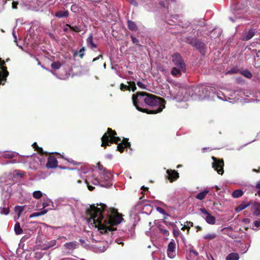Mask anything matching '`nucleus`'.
<instances>
[{
    "mask_svg": "<svg viewBox=\"0 0 260 260\" xmlns=\"http://www.w3.org/2000/svg\"><path fill=\"white\" fill-rule=\"evenodd\" d=\"M58 161L56 158L53 156H50L48 158L47 162L46 165L48 169H55L57 167Z\"/></svg>",
    "mask_w": 260,
    "mask_h": 260,
    "instance_id": "obj_11",
    "label": "nucleus"
},
{
    "mask_svg": "<svg viewBox=\"0 0 260 260\" xmlns=\"http://www.w3.org/2000/svg\"><path fill=\"white\" fill-rule=\"evenodd\" d=\"M209 190H205L203 191L198 193L196 195V198L200 200H202L205 198Z\"/></svg>",
    "mask_w": 260,
    "mask_h": 260,
    "instance_id": "obj_26",
    "label": "nucleus"
},
{
    "mask_svg": "<svg viewBox=\"0 0 260 260\" xmlns=\"http://www.w3.org/2000/svg\"><path fill=\"white\" fill-rule=\"evenodd\" d=\"M51 67L54 70H58L61 67V63L59 61L53 62L51 63Z\"/></svg>",
    "mask_w": 260,
    "mask_h": 260,
    "instance_id": "obj_34",
    "label": "nucleus"
},
{
    "mask_svg": "<svg viewBox=\"0 0 260 260\" xmlns=\"http://www.w3.org/2000/svg\"><path fill=\"white\" fill-rule=\"evenodd\" d=\"M243 194V192L241 189H237L235 190L232 193V197L234 198H238L241 197Z\"/></svg>",
    "mask_w": 260,
    "mask_h": 260,
    "instance_id": "obj_30",
    "label": "nucleus"
},
{
    "mask_svg": "<svg viewBox=\"0 0 260 260\" xmlns=\"http://www.w3.org/2000/svg\"><path fill=\"white\" fill-rule=\"evenodd\" d=\"M253 225L256 228L255 229L260 227V219L255 220L253 221Z\"/></svg>",
    "mask_w": 260,
    "mask_h": 260,
    "instance_id": "obj_44",
    "label": "nucleus"
},
{
    "mask_svg": "<svg viewBox=\"0 0 260 260\" xmlns=\"http://www.w3.org/2000/svg\"><path fill=\"white\" fill-rule=\"evenodd\" d=\"M252 212L256 216L260 215V203H256L252 206Z\"/></svg>",
    "mask_w": 260,
    "mask_h": 260,
    "instance_id": "obj_20",
    "label": "nucleus"
},
{
    "mask_svg": "<svg viewBox=\"0 0 260 260\" xmlns=\"http://www.w3.org/2000/svg\"><path fill=\"white\" fill-rule=\"evenodd\" d=\"M142 189L144 191H147L148 190V188L147 187L142 186Z\"/></svg>",
    "mask_w": 260,
    "mask_h": 260,
    "instance_id": "obj_57",
    "label": "nucleus"
},
{
    "mask_svg": "<svg viewBox=\"0 0 260 260\" xmlns=\"http://www.w3.org/2000/svg\"><path fill=\"white\" fill-rule=\"evenodd\" d=\"M211 86H208L205 85H199L193 87L190 89L189 94L195 99L202 100L203 99L209 96Z\"/></svg>",
    "mask_w": 260,
    "mask_h": 260,
    "instance_id": "obj_4",
    "label": "nucleus"
},
{
    "mask_svg": "<svg viewBox=\"0 0 260 260\" xmlns=\"http://www.w3.org/2000/svg\"><path fill=\"white\" fill-rule=\"evenodd\" d=\"M159 231L160 233L165 236H168L169 235V232L166 229L159 228Z\"/></svg>",
    "mask_w": 260,
    "mask_h": 260,
    "instance_id": "obj_42",
    "label": "nucleus"
},
{
    "mask_svg": "<svg viewBox=\"0 0 260 260\" xmlns=\"http://www.w3.org/2000/svg\"><path fill=\"white\" fill-rule=\"evenodd\" d=\"M88 188L90 191H92L94 189L95 187L90 185H88Z\"/></svg>",
    "mask_w": 260,
    "mask_h": 260,
    "instance_id": "obj_53",
    "label": "nucleus"
},
{
    "mask_svg": "<svg viewBox=\"0 0 260 260\" xmlns=\"http://www.w3.org/2000/svg\"><path fill=\"white\" fill-rule=\"evenodd\" d=\"M15 211L17 212L18 216H20L21 213L24 210V206H17L15 207Z\"/></svg>",
    "mask_w": 260,
    "mask_h": 260,
    "instance_id": "obj_36",
    "label": "nucleus"
},
{
    "mask_svg": "<svg viewBox=\"0 0 260 260\" xmlns=\"http://www.w3.org/2000/svg\"><path fill=\"white\" fill-rule=\"evenodd\" d=\"M131 86V89L133 92H135L137 89V87L136 86V83L134 81H130L128 82Z\"/></svg>",
    "mask_w": 260,
    "mask_h": 260,
    "instance_id": "obj_39",
    "label": "nucleus"
},
{
    "mask_svg": "<svg viewBox=\"0 0 260 260\" xmlns=\"http://www.w3.org/2000/svg\"><path fill=\"white\" fill-rule=\"evenodd\" d=\"M197 231H202V228L200 226H197Z\"/></svg>",
    "mask_w": 260,
    "mask_h": 260,
    "instance_id": "obj_58",
    "label": "nucleus"
},
{
    "mask_svg": "<svg viewBox=\"0 0 260 260\" xmlns=\"http://www.w3.org/2000/svg\"><path fill=\"white\" fill-rule=\"evenodd\" d=\"M255 34V30L250 29L248 31L243 32L242 39L243 41H248L251 39Z\"/></svg>",
    "mask_w": 260,
    "mask_h": 260,
    "instance_id": "obj_14",
    "label": "nucleus"
},
{
    "mask_svg": "<svg viewBox=\"0 0 260 260\" xmlns=\"http://www.w3.org/2000/svg\"><path fill=\"white\" fill-rule=\"evenodd\" d=\"M47 212V210H43L42 211L38 212H34L29 215V218H32L35 217H38L41 215L45 214Z\"/></svg>",
    "mask_w": 260,
    "mask_h": 260,
    "instance_id": "obj_29",
    "label": "nucleus"
},
{
    "mask_svg": "<svg viewBox=\"0 0 260 260\" xmlns=\"http://www.w3.org/2000/svg\"><path fill=\"white\" fill-rule=\"evenodd\" d=\"M69 13L68 11H58L56 12L55 14V16L59 18H63V17H68L69 16Z\"/></svg>",
    "mask_w": 260,
    "mask_h": 260,
    "instance_id": "obj_21",
    "label": "nucleus"
},
{
    "mask_svg": "<svg viewBox=\"0 0 260 260\" xmlns=\"http://www.w3.org/2000/svg\"><path fill=\"white\" fill-rule=\"evenodd\" d=\"M33 197L37 199H39L42 197V193L41 191H35L32 194Z\"/></svg>",
    "mask_w": 260,
    "mask_h": 260,
    "instance_id": "obj_35",
    "label": "nucleus"
},
{
    "mask_svg": "<svg viewBox=\"0 0 260 260\" xmlns=\"http://www.w3.org/2000/svg\"><path fill=\"white\" fill-rule=\"evenodd\" d=\"M49 206V204L47 202L44 201L43 203V208H45L47 206Z\"/></svg>",
    "mask_w": 260,
    "mask_h": 260,
    "instance_id": "obj_51",
    "label": "nucleus"
},
{
    "mask_svg": "<svg viewBox=\"0 0 260 260\" xmlns=\"http://www.w3.org/2000/svg\"><path fill=\"white\" fill-rule=\"evenodd\" d=\"M32 147L35 151H37L41 155H48L49 153L43 151V148L38 146L36 142H34L32 145Z\"/></svg>",
    "mask_w": 260,
    "mask_h": 260,
    "instance_id": "obj_19",
    "label": "nucleus"
},
{
    "mask_svg": "<svg viewBox=\"0 0 260 260\" xmlns=\"http://www.w3.org/2000/svg\"><path fill=\"white\" fill-rule=\"evenodd\" d=\"M87 45L90 49H94L97 48V45L93 42V36L92 34H90L86 40Z\"/></svg>",
    "mask_w": 260,
    "mask_h": 260,
    "instance_id": "obj_18",
    "label": "nucleus"
},
{
    "mask_svg": "<svg viewBox=\"0 0 260 260\" xmlns=\"http://www.w3.org/2000/svg\"><path fill=\"white\" fill-rule=\"evenodd\" d=\"M9 75L6 62L0 57V85L5 84Z\"/></svg>",
    "mask_w": 260,
    "mask_h": 260,
    "instance_id": "obj_6",
    "label": "nucleus"
},
{
    "mask_svg": "<svg viewBox=\"0 0 260 260\" xmlns=\"http://www.w3.org/2000/svg\"><path fill=\"white\" fill-rule=\"evenodd\" d=\"M63 246L68 250H73L78 248V243L76 241L70 242L65 243Z\"/></svg>",
    "mask_w": 260,
    "mask_h": 260,
    "instance_id": "obj_16",
    "label": "nucleus"
},
{
    "mask_svg": "<svg viewBox=\"0 0 260 260\" xmlns=\"http://www.w3.org/2000/svg\"><path fill=\"white\" fill-rule=\"evenodd\" d=\"M199 210L202 214V217L209 224H211V214L205 208H200Z\"/></svg>",
    "mask_w": 260,
    "mask_h": 260,
    "instance_id": "obj_15",
    "label": "nucleus"
},
{
    "mask_svg": "<svg viewBox=\"0 0 260 260\" xmlns=\"http://www.w3.org/2000/svg\"><path fill=\"white\" fill-rule=\"evenodd\" d=\"M120 88L122 91L130 90L131 86H129V85H126L124 84L123 83H121L120 85Z\"/></svg>",
    "mask_w": 260,
    "mask_h": 260,
    "instance_id": "obj_37",
    "label": "nucleus"
},
{
    "mask_svg": "<svg viewBox=\"0 0 260 260\" xmlns=\"http://www.w3.org/2000/svg\"><path fill=\"white\" fill-rule=\"evenodd\" d=\"M192 46L196 47L202 53L205 52V44L196 39H192L189 43Z\"/></svg>",
    "mask_w": 260,
    "mask_h": 260,
    "instance_id": "obj_9",
    "label": "nucleus"
},
{
    "mask_svg": "<svg viewBox=\"0 0 260 260\" xmlns=\"http://www.w3.org/2000/svg\"><path fill=\"white\" fill-rule=\"evenodd\" d=\"M212 224H214V222L215 221V218L213 216H212Z\"/></svg>",
    "mask_w": 260,
    "mask_h": 260,
    "instance_id": "obj_64",
    "label": "nucleus"
},
{
    "mask_svg": "<svg viewBox=\"0 0 260 260\" xmlns=\"http://www.w3.org/2000/svg\"><path fill=\"white\" fill-rule=\"evenodd\" d=\"M2 213L5 215H7L9 213V208H3L2 211Z\"/></svg>",
    "mask_w": 260,
    "mask_h": 260,
    "instance_id": "obj_45",
    "label": "nucleus"
},
{
    "mask_svg": "<svg viewBox=\"0 0 260 260\" xmlns=\"http://www.w3.org/2000/svg\"><path fill=\"white\" fill-rule=\"evenodd\" d=\"M216 30H217V31L218 32V34L217 35V36H218L219 35H221L222 31L220 28H215Z\"/></svg>",
    "mask_w": 260,
    "mask_h": 260,
    "instance_id": "obj_52",
    "label": "nucleus"
},
{
    "mask_svg": "<svg viewBox=\"0 0 260 260\" xmlns=\"http://www.w3.org/2000/svg\"><path fill=\"white\" fill-rule=\"evenodd\" d=\"M131 4L137 6V3L135 0H127Z\"/></svg>",
    "mask_w": 260,
    "mask_h": 260,
    "instance_id": "obj_49",
    "label": "nucleus"
},
{
    "mask_svg": "<svg viewBox=\"0 0 260 260\" xmlns=\"http://www.w3.org/2000/svg\"><path fill=\"white\" fill-rule=\"evenodd\" d=\"M71 162L75 165H79L80 164V163L76 162L75 161H74V160L73 161V162Z\"/></svg>",
    "mask_w": 260,
    "mask_h": 260,
    "instance_id": "obj_59",
    "label": "nucleus"
},
{
    "mask_svg": "<svg viewBox=\"0 0 260 260\" xmlns=\"http://www.w3.org/2000/svg\"><path fill=\"white\" fill-rule=\"evenodd\" d=\"M172 61L175 67L180 68L183 70H186L185 63L180 53H175L172 55Z\"/></svg>",
    "mask_w": 260,
    "mask_h": 260,
    "instance_id": "obj_7",
    "label": "nucleus"
},
{
    "mask_svg": "<svg viewBox=\"0 0 260 260\" xmlns=\"http://www.w3.org/2000/svg\"><path fill=\"white\" fill-rule=\"evenodd\" d=\"M249 206V204H246V203H242L241 204H240V205H239L236 208V211L237 212H240L241 211L244 210V209H245L246 207H247L248 206Z\"/></svg>",
    "mask_w": 260,
    "mask_h": 260,
    "instance_id": "obj_32",
    "label": "nucleus"
},
{
    "mask_svg": "<svg viewBox=\"0 0 260 260\" xmlns=\"http://www.w3.org/2000/svg\"><path fill=\"white\" fill-rule=\"evenodd\" d=\"M77 8V7L76 5H73L71 6V9L72 11H74L75 9Z\"/></svg>",
    "mask_w": 260,
    "mask_h": 260,
    "instance_id": "obj_55",
    "label": "nucleus"
},
{
    "mask_svg": "<svg viewBox=\"0 0 260 260\" xmlns=\"http://www.w3.org/2000/svg\"><path fill=\"white\" fill-rule=\"evenodd\" d=\"M3 156L6 158L11 159L15 157V153L12 151H6L4 152Z\"/></svg>",
    "mask_w": 260,
    "mask_h": 260,
    "instance_id": "obj_27",
    "label": "nucleus"
},
{
    "mask_svg": "<svg viewBox=\"0 0 260 260\" xmlns=\"http://www.w3.org/2000/svg\"><path fill=\"white\" fill-rule=\"evenodd\" d=\"M189 229H190V226H188V225H184L182 228H181V230L182 231H185V230H187V234H189Z\"/></svg>",
    "mask_w": 260,
    "mask_h": 260,
    "instance_id": "obj_48",
    "label": "nucleus"
},
{
    "mask_svg": "<svg viewBox=\"0 0 260 260\" xmlns=\"http://www.w3.org/2000/svg\"><path fill=\"white\" fill-rule=\"evenodd\" d=\"M231 230V228H224V229H223V230H224V232H225V231H229V230Z\"/></svg>",
    "mask_w": 260,
    "mask_h": 260,
    "instance_id": "obj_61",
    "label": "nucleus"
},
{
    "mask_svg": "<svg viewBox=\"0 0 260 260\" xmlns=\"http://www.w3.org/2000/svg\"><path fill=\"white\" fill-rule=\"evenodd\" d=\"M116 135L117 133L115 131L111 128H108L107 132L101 138V146L106 148L107 146H111L112 144H116L117 145V150L120 153L123 152L125 148H130L131 144L128 142V139L123 138L121 141V139L117 137Z\"/></svg>",
    "mask_w": 260,
    "mask_h": 260,
    "instance_id": "obj_3",
    "label": "nucleus"
},
{
    "mask_svg": "<svg viewBox=\"0 0 260 260\" xmlns=\"http://www.w3.org/2000/svg\"><path fill=\"white\" fill-rule=\"evenodd\" d=\"M255 187L260 189V180L257 182Z\"/></svg>",
    "mask_w": 260,
    "mask_h": 260,
    "instance_id": "obj_54",
    "label": "nucleus"
},
{
    "mask_svg": "<svg viewBox=\"0 0 260 260\" xmlns=\"http://www.w3.org/2000/svg\"><path fill=\"white\" fill-rule=\"evenodd\" d=\"M127 26L129 30L134 31H136L138 29L135 22L132 20L127 21Z\"/></svg>",
    "mask_w": 260,
    "mask_h": 260,
    "instance_id": "obj_22",
    "label": "nucleus"
},
{
    "mask_svg": "<svg viewBox=\"0 0 260 260\" xmlns=\"http://www.w3.org/2000/svg\"><path fill=\"white\" fill-rule=\"evenodd\" d=\"M66 26L69 27L71 30L74 31L76 32H79L81 31V28L78 26H71L70 24H67Z\"/></svg>",
    "mask_w": 260,
    "mask_h": 260,
    "instance_id": "obj_33",
    "label": "nucleus"
},
{
    "mask_svg": "<svg viewBox=\"0 0 260 260\" xmlns=\"http://www.w3.org/2000/svg\"><path fill=\"white\" fill-rule=\"evenodd\" d=\"M85 50V48L82 47L80 49L79 52H77V51L75 52L73 54V55H74V56H76L77 55H78L79 54L80 57L81 58H82L84 55Z\"/></svg>",
    "mask_w": 260,
    "mask_h": 260,
    "instance_id": "obj_31",
    "label": "nucleus"
},
{
    "mask_svg": "<svg viewBox=\"0 0 260 260\" xmlns=\"http://www.w3.org/2000/svg\"><path fill=\"white\" fill-rule=\"evenodd\" d=\"M132 100L134 105L138 111L148 114L159 113L165 107L164 99L145 92L134 94Z\"/></svg>",
    "mask_w": 260,
    "mask_h": 260,
    "instance_id": "obj_2",
    "label": "nucleus"
},
{
    "mask_svg": "<svg viewBox=\"0 0 260 260\" xmlns=\"http://www.w3.org/2000/svg\"><path fill=\"white\" fill-rule=\"evenodd\" d=\"M68 27L66 26V27L64 28H63V31H67L68 30V28H67Z\"/></svg>",
    "mask_w": 260,
    "mask_h": 260,
    "instance_id": "obj_63",
    "label": "nucleus"
},
{
    "mask_svg": "<svg viewBox=\"0 0 260 260\" xmlns=\"http://www.w3.org/2000/svg\"><path fill=\"white\" fill-rule=\"evenodd\" d=\"M157 211H159L161 213H162L164 212V210L162 208H159V207L157 208Z\"/></svg>",
    "mask_w": 260,
    "mask_h": 260,
    "instance_id": "obj_56",
    "label": "nucleus"
},
{
    "mask_svg": "<svg viewBox=\"0 0 260 260\" xmlns=\"http://www.w3.org/2000/svg\"><path fill=\"white\" fill-rule=\"evenodd\" d=\"M167 173L168 174L167 178L170 182H173L179 177V173L174 170L168 169Z\"/></svg>",
    "mask_w": 260,
    "mask_h": 260,
    "instance_id": "obj_10",
    "label": "nucleus"
},
{
    "mask_svg": "<svg viewBox=\"0 0 260 260\" xmlns=\"http://www.w3.org/2000/svg\"><path fill=\"white\" fill-rule=\"evenodd\" d=\"M159 4H160V5H161V6H162V7H165V4H164V2H160V3H159Z\"/></svg>",
    "mask_w": 260,
    "mask_h": 260,
    "instance_id": "obj_62",
    "label": "nucleus"
},
{
    "mask_svg": "<svg viewBox=\"0 0 260 260\" xmlns=\"http://www.w3.org/2000/svg\"><path fill=\"white\" fill-rule=\"evenodd\" d=\"M242 74L247 78H251L252 77L251 73L248 70H246L243 71Z\"/></svg>",
    "mask_w": 260,
    "mask_h": 260,
    "instance_id": "obj_38",
    "label": "nucleus"
},
{
    "mask_svg": "<svg viewBox=\"0 0 260 260\" xmlns=\"http://www.w3.org/2000/svg\"><path fill=\"white\" fill-rule=\"evenodd\" d=\"M210 150V148L209 147H208V148H206V147L204 148H203L202 151L204 152L205 151V150Z\"/></svg>",
    "mask_w": 260,
    "mask_h": 260,
    "instance_id": "obj_60",
    "label": "nucleus"
},
{
    "mask_svg": "<svg viewBox=\"0 0 260 260\" xmlns=\"http://www.w3.org/2000/svg\"><path fill=\"white\" fill-rule=\"evenodd\" d=\"M204 239L205 240L203 242V248L206 251V255L209 258V256H210L211 257V253L210 251V248L208 242L206 241L207 240H211V234H208V235L205 236L204 237Z\"/></svg>",
    "mask_w": 260,
    "mask_h": 260,
    "instance_id": "obj_13",
    "label": "nucleus"
},
{
    "mask_svg": "<svg viewBox=\"0 0 260 260\" xmlns=\"http://www.w3.org/2000/svg\"><path fill=\"white\" fill-rule=\"evenodd\" d=\"M186 70H183L181 69L180 68H177V67H174L173 68L171 74L175 77L180 76L182 74V72L185 73Z\"/></svg>",
    "mask_w": 260,
    "mask_h": 260,
    "instance_id": "obj_17",
    "label": "nucleus"
},
{
    "mask_svg": "<svg viewBox=\"0 0 260 260\" xmlns=\"http://www.w3.org/2000/svg\"><path fill=\"white\" fill-rule=\"evenodd\" d=\"M198 252L193 249H190L189 254L187 255V258L189 260H193L195 257L198 256Z\"/></svg>",
    "mask_w": 260,
    "mask_h": 260,
    "instance_id": "obj_23",
    "label": "nucleus"
},
{
    "mask_svg": "<svg viewBox=\"0 0 260 260\" xmlns=\"http://www.w3.org/2000/svg\"><path fill=\"white\" fill-rule=\"evenodd\" d=\"M131 37L132 38V41L133 44H136V45H138L140 46V45L139 44V40L137 39L136 38H135L133 35H131Z\"/></svg>",
    "mask_w": 260,
    "mask_h": 260,
    "instance_id": "obj_41",
    "label": "nucleus"
},
{
    "mask_svg": "<svg viewBox=\"0 0 260 260\" xmlns=\"http://www.w3.org/2000/svg\"><path fill=\"white\" fill-rule=\"evenodd\" d=\"M14 231L16 235H20L23 233V230L21 228L20 224L18 222H16L15 225Z\"/></svg>",
    "mask_w": 260,
    "mask_h": 260,
    "instance_id": "obj_28",
    "label": "nucleus"
},
{
    "mask_svg": "<svg viewBox=\"0 0 260 260\" xmlns=\"http://www.w3.org/2000/svg\"><path fill=\"white\" fill-rule=\"evenodd\" d=\"M18 3L17 2L13 1L12 3V7L13 9H17Z\"/></svg>",
    "mask_w": 260,
    "mask_h": 260,
    "instance_id": "obj_47",
    "label": "nucleus"
},
{
    "mask_svg": "<svg viewBox=\"0 0 260 260\" xmlns=\"http://www.w3.org/2000/svg\"><path fill=\"white\" fill-rule=\"evenodd\" d=\"M179 233H180V232L178 230H175V229L173 230V235H174V237H178L179 235Z\"/></svg>",
    "mask_w": 260,
    "mask_h": 260,
    "instance_id": "obj_46",
    "label": "nucleus"
},
{
    "mask_svg": "<svg viewBox=\"0 0 260 260\" xmlns=\"http://www.w3.org/2000/svg\"><path fill=\"white\" fill-rule=\"evenodd\" d=\"M176 244L174 241H171L168 246L167 253L169 257L172 258L175 255Z\"/></svg>",
    "mask_w": 260,
    "mask_h": 260,
    "instance_id": "obj_12",
    "label": "nucleus"
},
{
    "mask_svg": "<svg viewBox=\"0 0 260 260\" xmlns=\"http://www.w3.org/2000/svg\"><path fill=\"white\" fill-rule=\"evenodd\" d=\"M212 168H214L217 172L220 175H222L224 173L223 167L224 161L222 159H218L215 157L212 156Z\"/></svg>",
    "mask_w": 260,
    "mask_h": 260,
    "instance_id": "obj_8",
    "label": "nucleus"
},
{
    "mask_svg": "<svg viewBox=\"0 0 260 260\" xmlns=\"http://www.w3.org/2000/svg\"><path fill=\"white\" fill-rule=\"evenodd\" d=\"M106 208L105 204L97 203L90 205L86 211V215L89 217L87 220L88 223L98 228L102 234L116 230L113 226L119 224L123 220L122 215L114 208H110L109 213L105 217L103 212Z\"/></svg>",
    "mask_w": 260,
    "mask_h": 260,
    "instance_id": "obj_1",
    "label": "nucleus"
},
{
    "mask_svg": "<svg viewBox=\"0 0 260 260\" xmlns=\"http://www.w3.org/2000/svg\"><path fill=\"white\" fill-rule=\"evenodd\" d=\"M112 175L109 171L103 173L100 176L99 181L98 183L101 186L106 187H109L112 185L111 182Z\"/></svg>",
    "mask_w": 260,
    "mask_h": 260,
    "instance_id": "obj_5",
    "label": "nucleus"
},
{
    "mask_svg": "<svg viewBox=\"0 0 260 260\" xmlns=\"http://www.w3.org/2000/svg\"><path fill=\"white\" fill-rule=\"evenodd\" d=\"M239 255L237 253H231L226 257V260H238Z\"/></svg>",
    "mask_w": 260,
    "mask_h": 260,
    "instance_id": "obj_25",
    "label": "nucleus"
},
{
    "mask_svg": "<svg viewBox=\"0 0 260 260\" xmlns=\"http://www.w3.org/2000/svg\"><path fill=\"white\" fill-rule=\"evenodd\" d=\"M137 84L141 89H146V85L140 81L137 82Z\"/></svg>",
    "mask_w": 260,
    "mask_h": 260,
    "instance_id": "obj_43",
    "label": "nucleus"
},
{
    "mask_svg": "<svg viewBox=\"0 0 260 260\" xmlns=\"http://www.w3.org/2000/svg\"><path fill=\"white\" fill-rule=\"evenodd\" d=\"M56 244V241L55 240H51L49 242H47L46 243L44 244L43 249L47 250L49 248L55 246Z\"/></svg>",
    "mask_w": 260,
    "mask_h": 260,
    "instance_id": "obj_24",
    "label": "nucleus"
},
{
    "mask_svg": "<svg viewBox=\"0 0 260 260\" xmlns=\"http://www.w3.org/2000/svg\"><path fill=\"white\" fill-rule=\"evenodd\" d=\"M97 167L99 170L103 171V173H105L106 172H108V171L101 164L100 162L97 164Z\"/></svg>",
    "mask_w": 260,
    "mask_h": 260,
    "instance_id": "obj_40",
    "label": "nucleus"
},
{
    "mask_svg": "<svg viewBox=\"0 0 260 260\" xmlns=\"http://www.w3.org/2000/svg\"><path fill=\"white\" fill-rule=\"evenodd\" d=\"M102 57H103L102 54H100L98 57L93 59L92 62H94V61H96L97 60H98L100 58H102Z\"/></svg>",
    "mask_w": 260,
    "mask_h": 260,
    "instance_id": "obj_50",
    "label": "nucleus"
}]
</instances>
